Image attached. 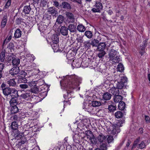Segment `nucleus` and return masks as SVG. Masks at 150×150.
<instances>
[{
	"mask_svg": "<svg viewBox=\"0 0 150 150\" xmlns=\"http://www.w3.org/2000/svg\"><path fill=\"white\" fill-rule=\"evenodd\" d=\"M63 79L60 81L61 88L66 90L67 92L64 95L65 99L64 100V108L66 105L70 104L69 101L71 99L72 90L76 91L80 90V84L81 83V79L75 75H66L63 77Z\"/></svg>",
	"mask_w": 150,
	"mask_h": 150,
	"instance_id": "obj_1",
	"label": "nucleus"
},
{
	"mask_svg": "<svg viewBox=\"0 0 150 150\" xmlns=\"http://www.w3.org/2000/svg\"><path fill=\"white\" fill-rule=\"evenodd\" d=\"M47 40V42L50 43L54 52H57L59 49L58 44L59 42L58 36L57 35L54 34L50 36Z\"/></svg>",
	"mask_w": 150,
	"mask_h": 150,
	"instance_id": "obj_2",
	"label": "nucleus"
},
{
	"mask_svg": "<svg viewBox=\"0 0 150 150\" xmlns=\"http://www.w3.org/2000/svg\"><path fill=\"white\" fill-rule=\"evenodd\" d=\"M109 56L110 58V62L112 64L119 63L121 59L119 56H116L117 54V52L114 49H111L109 51Z\"/></svg>",
	"mask_w": 150,
	"mask_h": 150,
	"instance_id": "obj_3",
	"label": "nucleus"
},
{
	"mask_svg": "<svg viewBox=\"0 0 150 150\" xmlns=\"http://www.w3.org/2000/svg\"><path fill=\"white\" fill-rule=\"evenodd\" d=\"M117 77L119 78L118 79H115V82L117 81V89H121L124 86V84L127 82V78L122 75H120Z\"/></svg>",
	"mask_w": 150,
	"mask_h": 150,
	"instance_id": "obj_4",
	"label": "nucleus"
},
{
	"mask_svg": "<svg viewBox=\"0 0 150 150\" xmlns=\"http://www.w3.org/2000/svg\"><path fill=\"white\" fill-rule=\"evenodd\" d=\"M122 126L120 123H117L114 125L110 126L109 131H111V133L113 134H115L120 132V127Z\"/></svg>",
	"mask_w": 150,
	"mask_h": 150,
	"instance_id": "obj_5",
	"label": "nucleus"
},
{
	"mask_svg": "<svg viewBox=\"0 0 150 150\" xmlns=\"http://www.w3.org/2000/svg\"><path fill=\"white\" fill-rule=\"evenodd\" d=\"M90 124V121L89 119L86 117H84L81 120L80 123L77 125L78 128L81 130L84 129V127L88 126Z\"/></svg>",
	"mask_w": 150,
	"mask_h": 150,
	"instance_id": "obj_6",
	"label": "nucleus"
},
{
	"mask_svg": "<svg viewBox=\"0 0 150 150\" xmlns=\"http://www.w3.org/2000/svg\"><path fill=\"white\" fill-rule=\"evenodd\" d=\"M16 134H15L14 133V136L16 137V139L17 140L19 139H21V141L19 142L21 143V144H24L26 141V139L24 136L23 134V133H19V132L17 131L16 132Z\"/></svg>",
	"mask_w": 150,
	"mask_h": 150,
	"instance_id": "obj_7",
	"label": "nucleus"
},
{
	"mask_svg": "<svg viewBox=\"0 0 150 150\" xmlns=\"http://www.w3.org/2000/svg\"><path fill=\"white\" fill-rule=\"evenodd\" d=\"M103 6L101 3H100L99 2L96 1L92 10L94 12H100Z\"/></svg>",
	"mask_w": 150,
	"mask_h": 150,
	"instance_id": "obj_8",
	"label": "nucleus"
},
{
	"mask_svg": "<svg viewBox=\"0 0 150 150\" xmlns=\"http://www.w3.org/2000/svg\"><path fill=\"white\" fill-rule=\"evenodd\" d=\"M28 72H25L24 71H22L20 73V75L21 76H18V79L20 81H21L22 82L24 83H26L27 82V80L26 78H25L27 75Z\"/></svg>",
	"mask_w": 150,
	"mask_h": 150,
	"instance_id": "obj_9",
	"label": "nucleus"
},
{
	"mask_svg": "<svg viewBox=\"0 0 150 150\" xmlns=\"http://www.w3.org/2000/svg\"><path fill=\"white\" fill-rule=\"evenodd\" d=\"M74 52L73 51L69 52L67 54V62L68 64H71L72 62V60L74 58Z\"/></svg>",
	"mask_w": 150,
	"mask_h": 150,
	"instance_id": "obj_10",
	"label": "nucleus"
},
{
	"mask_svg": "<svg viewBox=\"0 0 150 150\" xmlns=\"http://www.w3.org/2000/svg\"><path fill=\"white\" fill-rule=\"evenodd\" d=\"M113 79L111 77H108L106 79L105 81L104 86L106 88H109V87H111V85H113L110 83L112 81Z\"/></svg>",
	"mask_w": 150,
	"mask_h": 150,
	"instance_id": "obj_11",
	"label": "nucleus"
},
{
	"mask_svg": "<svg viewBox=\"0 0 150 150\" xmlns=\"http://www.w3.org/2000/svg\"><path fill=\"white\" fill-rule=\"evenodd\" d=\"M108 91L113 95L119 94V91L118 89L116 88L113 85H111V87H109Z\"/></svg>",
	"mask_w": 150,
	"mask_h": 150,
	"instance_id": "obj_12",
	"label": "nucleus"
},
{
	"mask_svg": "<svg viewBox=\"0 0 150 150\" xmlns=\"http://www.w3.org/2000/svg\"><path fill=\"white\" fill-rule=\"evenodd\" d=\"M8 59L9 60H12L13 65L14 66H18L20 64V61L19 59L17 58H15L14 56L9 57L8 58Z\"/></svg>",
	"mask_w": 150,
	"mask_h": 150,
	"instance_id": "obj_13",
	"label": "nucleus"
},
{
	"mask_svg": "<svg viewBox=\"0 0 150 150\" xmlns=\"http://www.w3.org/2000/svg\"><path fill=\"white\" fill-rule=\"evenodd\" d=\"M35 66V64L34 63H32L31 65L30 66H28V69L26 70V71H27L28 72V76L26 77L27 78H29L31 76L33 75V74L32 73L30 74V72H31L32 71H33V69H34Z\"/></svg>",
	"mask_w": 150,
	"mask_h": 150,
	"instance_id": "obj_14",
	"label": "nucleus"
},
{
	"mask_svg": "<svg viewBox=\"0 0 150 150\" xmlns=\"http://www.w3.org/2000/svg\"><path fill=\"white\" fill-rule=\"evenodd\" d=\"M71 63L73 67L79 68L81 66V61H79V59H77L73 60Z\"/></svg>",
	"mask_w": 150,
	"mask_h": 150,
	"instance_id": "obj_15",
	"label": "nucleus"
},
{
	"mask_svg": "<svg viewBox=\"0 0 150 150\" xmlns=\"http://www.w3.org/2000/svg\"><path fill=\"white\" fill-rule=\"evenodd\" d=\"M106 137L104 135L101 134L99 135L97 137V139L100 144L104 143L105 142L106 140Z\"/></svg>",
	"mask_w": 150,
	"mask_h": 150,
	"instance_id": "obj_16",
	"label": "nucleus"
},
{
	"mask_svg": "<svg viewBox=\"0 0 150 150\" xmlns=\"http://www.w3.org/2000/svg\"><path fill=\"white\" fill-rule=\"evenodd\" d=\"M19 71L18 67H13L9 71L10 73L12 75H14L18 74Z\"/></svg>",
	"mask_w": 150,
	"mask_h": 150,
	"instance_id": "obj_17",
	"label": "nucleus"
},
{
	"mask_svg": "<svg viewBox=\"0 0 150 150\" xmlns=\"http://www.w3.org/2000/svg\"><path fill=\"white\" fill-rule=\"evenodd\" d=\"M60 33L63 35L67 36L68 33V28L65 26H62L60 30Z\"/></svg>",
	"mask_w": 150,
	"mask_h": 150,
	"instance_id": "obj_18",
	"label": "nucleus"
},
{
	"mask_svg": "<svg viewBox=\"0 0 150 150\" xmlns=\"http://www.w3.org/2000/svg\"><path fill=\"white\" fill-rule=\"evenodd\" d=\"M66 15L67 17V19L69 20L70 23H73L74 21V18L72 13L69 12H66Z\"/></svg>",
	"mask_w": 150,
	"mask_h": 150,
	"instance_id": "obj_19",
	"label": "nucleus"
},
{
	"mask_svg": "<svg viewBox=\"0 0 150 150\" xmlns=\"http://www.w3.org/2000/svg\"><path fill=\"white\" fill-rule=\"evenodd\" d=\"M31 92L34 93H37L40 91H42V93L46 94V93L43 90V89H40L39 87H34L31 90Z\"/></svg>",
	"mask_w": 150,
	"mask_h": 150,
	"instance_id": "obj_20",
	"label": "nucleus"
},
{
	"mask_svg": "<svg viewBox=\"0 0 150 150\" xmlns=\"http://www.w3.org/2000/svg\"><path fill=\"white\" fill-rule=\"evenodd\" d=\"M7 21V17L6 16L3 17L1 22V28H4L5 26Z\"/></svg>",
	"mask_w": 150,
	"mask_h": 150,
	"instance_id": "obj_21",
	"label": "nucleus"
},
{
	"mask_svg": "<svg viewBox=\"0 0 150 150\" xmlns=\"http://www.w3.org/2000/svg\"><path fill=\"white\" fill-rule=\"evenodd\" d=\"M37 83L40 85L39 87H40V89H42L43 90H45V88L47 87V86L44 84L45 82L43 80H41L38 82H37Z\"/></svg>",
	"mask_w": 150,
	"mask_h": 150,
	"instance_id": "obj_22",
	"label": "nucleus"
},
{
	"mask_svg": "<svg viewBox=\"0 0 150 150\" xmlns=\"http://www.w3.org/2000/svg\"><path fill=\"white\" fill-rule=\"evenodd\" d=\"M113 99L115 103H117L122 102L121 100L122 99V97L121 96L119 95L118 94L115 95Z\"/></svg>",
	"mask_w": 150,
	"mask_h": 150,
	"instance_id": "obj_23",
	"label": "nucleus"
},
{
	"mask_svg": "<svg viewBox=\"0 0 150 150\" xmlns=\"http://www.w3.org/2000/svg\"><path fill=\"white\" fill-rule=\"evenodd\" d=\"M4 94L6 96H8L10 94L11 92V89L9 88H6L3 89Z\"/></svg>",
	"mask_w": 150,
	"mask_h": 150,
	"instance_id": "obj_24",
	"label": "nucleus"
},
{
	"mask_svg": "<svg viewBox=\"0 0 150 150\" xmlns=\"http://www.w3.org/2000/svg\"><path fill=\"white\" fill-rule=\"evenodd\" d=\"M21 35V31L18 29H17L15 31L14 34V37L17 38L20 37Z\"/></svg>",
	"mask_w": 150,
	"mask_h": 150,
	"instance_id": "obj_25",
	"label": "nucleus"
},
{
	"mask_svg": "<svg viewBox=\"0 0 150 150\" xmlns=\"http://www.w3.org/2000/svg\"><path fill=\"white\" fill-rule=\"evenodd\" d=\"M86 137L87 139L89 140L90 139L93 137V135L91 131H87L86 132Z\"/></svg>",
	"mask_w": 150,
	"mask_h": 150,
	"instance_id": "obj_26",
	"label": "nucleus"
},
{
	"mask_svg": "<svg viewBox=\"0 0 150 150\" xmlns=\"http://www.w3.org/2000/svg\"><path fill=\"white\" fill-rule=\"evenodd\" d=\"M48 12L49 14H52L53 16H56L57 13V11L55 8H50L48 10Z\"/></svg>",
	"mask_w": 150,
	"mask_h": 150,
	"instance_id": "obj_27",
	"label": "nucleus"
},
{
	"mask_svg": "<svg viewBox=\"0 0 150 150\" xmlns=\"http://www.w3.org/2000/svg\"><path fill=\"white\" fill-rule=\"evenodd\" d=\"M68 29L71 32L74 33L76 31V26L74 25L70 24L68 26Z\"/></svg>",
	"mask_w": 150,
	"mask_h": 150,
	"instance_id": "obj_28",
	"label": "nucleus"
},
{
	"mask_svg": "<svg viewBox=\"0 0 150 150\" xmlns=\"http://www.w3.org/2000/svg\"><path fill=\"white\" fill-rule=\"evenodd\" d=\"M105 46L106 45L105 43H100L98 45V48L99 51H101L104 50Z\"/></svg>",
	"mask_w": 150,
	"mask_h": 150,
	"instance_id": "obj_29",
	"label": "nucleus"
},
{
	"mask_svg": "<svg viewBox=\"0 0 150 150\" xmlns=\"http://www.w3.org/2000/svg\"><path fill=\"white\" fill-rule=\"evenodd\" d=\"M111 95L108 93H105L103 95V98L105 100H109L111 98Z\"/></svg>",
	"mask_w": 150,
	"mask_h": 150,
	"instance_id": "obj_30",
	"label": "nucleus"
},
{
	"mask_svg": "<svg viewBox=\"0 0 150 150\" xmlns=\"http://www.w3.org/2000/svg\"><path fill=\"white\" fill-rule=\"evenodd\" d=\"M77 29L79 32H83L85 31L86 28L83 25L80 24L77 26Z\"/></svg>",
	"mask_w": 150,
	"mask_h": 150,
	"instance_id": "obj_31",
	"label": "nucleus"
},
{
	"mask_svg": "<svg viewBox=\"0 0 150 150\" xmlns=\"http://www.w3.org/2000/svg\"><path fill=\"white\" fill-rule=\"evenodd\" d=\"M125 103L123 101L119 102L118 105V108L119 110H124L125 108Z\"/></svg>",
	"mask_w": 150,
	"mask_h": 150,
	"instance_id": "obj_32",
	"label": "nucleus"
},
{
	"mask_svg": "<svg viewBox=\"0 0 150 150\" xmlns=\"http://www.w3.org/2000/svg\"><path fill=\"white\" fill-rule=\"evenodd\" d=\"M11 111L12 114L17 113L18 111V108L16 105L13 106L11 108Z\"/></svg>",
	"mask_w": 150,
	"mask_h": 150,
	"instance_id": "obj_33",
	"label": "nucleus"
},
{
	"mask_svg": "<svg viewBox=\"0 0 150 150\" xmlns=\"http://www.w3.org/2000/svg\"><path fill=\"white\" fill-rule=\"evenodd\" d=\"M11 94H12V96L15 98L17 97L18 96L17 91L14 88L11 89Z\"/></svg>",
	"mask_w": 150,
	"mask_h": 150,
	"instance_id": "obj_34",
	"label": "nucleus"
},
{
	"mask_svg": "<svg viewBox=\"0 0 150 150\" xmlns=\"http://www.w3.org/2000/svg\"><path fill=\"white\" fill-rule=\"evenodd\" d=\"M30 10L31 8L30 6H25L24 7L23 11L25 13L28 14L29 13Z\"/></svg>",
	"mask_w": 150,
	"mask_h": 150,
	"instance_id": "obj_35",
	"label": "nucleus"
},
{
	"mask_svg": "<svg viewBox=\"0 0 150 150\" xmlns=\"http://www.w3.org/2000/svg\"><path fill=\"white\" fill-rule=\"evenodd\" d=\"M64 8L70 9L71 8L70 4L67 2H63L62 3Z\"/></svg>",
	"mask_w": 150,
	"mask_h": 150,
	"instance_id": "obj_36",
	"label": "nucleus"
},
{
	"mask_svg": "<svg viewBox=\"0 0 150 150\" xmlns=\"http://www.w3.org/2000/svg\"><path fill=\"white\" fill-rule=\"evenodd\" d=\"M18 127V125L17 123L16 122H13L11 125V129L14 130L16 129Z\"/></svg>",
	"mask_w": 150,
	"mask_h": 150,
	"instance_id": "obj_37",
	"label": "nucleus"
},
{
	"mask_svg": "<svg viewBox=\"0 0 150 150\" xmlns=\"http://www.w3.org/2000/svg\"><path fill=\"white\" fill-rule=\"evenodd\" d=\"M7 83L10 86H14L16 84V83L14 79H10Z\"/></svg>",
	"mask_w": 150,
	"mask_h": 150,
	"instance_id": "obj_38",
	"label": "nucleus"
},
{
	"mask_svg": "<svg viewBox=\"0 0 150 150\" xmlns=\"http://www.w3.org/2000/svg\"><path fill=\"white\" fill-rule=\"evenodd\" d=\"M86 103L84 102L83 104V108L85 110V111H86L87 110V108H89L90 104V103H88V101L86 100Z\"/></svg>",
	"mask_w": 150,
	"mask_h": 150,
	"instance_id": "obj_39",
	"label": "nucleus"
},
{
	"mask_svg": "<svg viewBox=\"0 0 150 150\" xmlns=\"http://www.w3.org/2000/svg\"><path fill=\"white\" fill-rule=\"evenodd\" d=\"M101 105V103L99 101H93L92 102V105L93 107H98Z\"/></svg>",
	"mask_w": 150,
	"mask_h": 150,
	"instance_id": "obj_40",
	"label": "nucleus"
},
{
	"mask_svg": "<svg viewBox=\"0 0 150 150\" xmlns=\"http://www.w3.org/2000/svg\"><path fill=\"white\" fill-rule=\"evenodd\" d=\"M117 69L120 72H122L124 70V67L123 64L121 63L117 65Z\"/></svg>",
	"mask_w": 150,
	"mask_h": 150,
	"instance_id": "obj_41",
	"label": "nucleus"
},
{
	"mask_svg": "<svg viewBox=\"0 0 150 150\" xmlns=\"http://www.w3.org/2000/svg\"><path fill=\"white\" fill-rule=\"evenodd\" d=\"M101 150H106L107 149V143L106 142L101 144L100 146Z\"/></svg>",
	"mask_w": 150,
	"mask_h": 150,
	"instance_id": "obj_42",
	"label": "nucleus"
},
{
	"mask_svg": "<svg viewBox=\"0 0 150 150\" xmlns=\"http://www.w3.org/2000/svg\"><path fill=\"white\" fill-rule=\"evenodd\" d=\"M5 51H3L1 54L0 56V60L1 62H4L5 59Z\"/></svg>",
	"mask_w": 150,
	"mask_h": 150,
	"instance_id": "obj_43",
	"label": "nucleus"
},
{
	"mask_svg": "<svg viewBox=\"0 0 150 150\" xmlns=\"http://www.w3.org/2000/svg\"><path fill=\"white\" fill-rule=\"evenodd\" d=\"M85 35L88 38H91L92 37V34L91 32L89 31H86L85 33Z\"/></svg>",
	"mask_w": 150,
	"mask_h": 150,
	"instance_id": "obj_44",
	"label": "nucleus"
},
{
	"mask_svg": "<svg viewBox=\"0 0 150 150\" xmlns=\"http://www.w3.org/2000/svg\"><path fill=\"white\" fill-rule=\"evenodd\" d=\"M11 0H8L5 6L3 8L4 10H5L8 8L11 4Z\"/></svg>",
	"mask_w": 150,
	"mask_h": 150,
	"instance_id": "obj_45",
	"label": "nucleus"
},
{
	"mask_svg": "<svg viewBox=\"0 0 150 150\" xmlns=\"http://www.w3.org/2000/svg\"><path fill=\"white\" fill-rule=\"evenodd\" d=\"M115 115L117 118H120L122 117V113L121 112L118 111L115 113Z\"/></svg>",
	"mask_w": 150,
	"mask_h": 150,
	"instance_id": "obj_46",
	"label": "nucleus"
},
{
	"mask_svg": "<svg viewBox=\"0 0 150 150\" xmlns=\"http://www.w3.org/2000/svg\"><path fill=\"white\" fill-rule=\"evenodd\" d=\"M98 42L99 41L98 40L96 39H93L92 40L91 43V45L93 46H96Z\"/></svg>",
	"mask_w": 150,
	"mask_h": 150,
	"instance_id": "obj_47",
	"label": "nucleus"
},
{
	"mask_svg": "<svg viewBox=\"0 0 150 150\" xmlns=\"http://www.w3.org/2000/svg\"><path fill=\"white\" fill-rule=\"evenodd\" d=\"M108 109L111 112H113L116 110V107L115 106L111 105H109Z\"/></svg>",
	"mask_w": 150,
	"mask_h": 150,
	"instance_id": "obj_48",
	"label": "nucleus"
},
{
	"mask_svg": "<svg viewBox=\"0 0 150 150\" xmlns=\"http://www.w3.org/2000/svg\"><path fill=\"white\" fill-rule=\"evenodd\" d=\"M21 96L23 98L28 100V99L29 97H30V94L25 93L22 94Z\"/></svg>",
	"mask_w": 150,
	"mask_h": 150,
	"instance_id": "obj_49",
	"label": "nucleus"
},
{
	"mask_svg": "<svg viewBox=\"0 0 150 150\" xmlns=\"http://www.w3.org/2000/svg\"><path fill=\"white\" fill-rule=\"evenodd\" d=\"M14 45L13 43L12 42L10 43L8 47V48L10 49L11 52L14 50Z\"/></svg>",
	"mask_w": 150,
	"mask_h": 150,
	"instance_id": "obj_50",
	"label": "nucleus"
},
{
	"mask_svg": "<svg viewBox=\"0 0 150 150\" xmlns=\"http://www.w3.org/2000/svg\"><path fill=\"white\" fill-rule=\"evenodd\" d=\"M12 36L10 35L7 36L5 40L3 42V45L5 43H6L9 42L11 39Z\"/></svg>",
	"mask_w": 150,
	"mask_h": 150,
	"instance_id": "obj_51",
	"label": "nucleus"
},
{
	"mask_svg": "<svg viewBox=\"0 0 150 150\" xmlns=\"http://www.w3.org/2000/svg\"><path fill=\"white\" fill-rule=\"evenodd\" d=\"M89 140L91 143L93 144H96L97 142V139L95 138L94 136H93V137H92V138H91V139H90Z\"/></svg>",
	"mask_w": 150,
	"mask_h": 150,
	"instance_id": "obj_52",
	"label": "nucleus"
},
{
	"mask_svg": "<svg viewBox=\"0 0 150 150\" xmlns=\"http://www.w3.org/2000/svg\"><path fill=\"white\" fill-rule=\"evenodd\" d=\"M64 20L63 17L62 16H59L57 19V21L60 24L62 23Z\"/></svg>",
	"mask_w": 150,
	"mask_h": 150,
	"instance_id": "obj_53",
	"label": "nucleus"
},
{
	"mask_svg": "<svg viewBox=\"0 0 150 150\" xmlns=\"http://www.w3.org/2000/svg\"><path fill=\"white\" fill-rule=\"evenodd\" d=\"M47 28V26L45 25H41L39 28L40 30L42 32H43L44 30H45Z\"/></svg>",
	"mask_w": 150,
	"mask_h": 150,
	"instance_id": "obj_54",
	"label": "nucleus"
},
{
	"mask_svg": "<svg viewBox=\"0 0 150 150\" xmlns=\"http://www.w3.org/2000/svg\"><path fill=\"white\" fill-rule=\"evenodd\" d=\"M146 147V145L143 142H142L138 145V148L140 149H142Z\"/></svg>",
	"mask_w": 150,
	"mask_h": 150,
	"instance_id": "obj_55",
	"label": "nucleus"
},
{
	"mask_svg": "<svg viewBox=\"0 0 150 150\" xmlns=\"http://www.w3.org/2000/svg\"><path fill=\"white\" fill-rule=\"evenodd\" d=\"M37 81H32L30 82H28L29 85L31 87L33 86H35L36 84L37 83Z\"/></svg>",
	"mask_w": 150,
	"mask_h": 150,
	"instance_id": "obj_56",
	"label": "nucleus"
},
{
	"mask_svg": "<svg viewBox=\"0 0 150 150\" xmlns=\"http://www.w3.org/2000/svg\"><path fill=\"white\" fill-rule=\"evenodd\" d=\"M113 137L111 136H108L107 139V141L108 143L111 142L113 141Z\"/></svg>",
	"mask_w": 150,
	"mask_h": 150,
	"instance_id": "obj_57",
	"label": "nucleus"
},
{
	"mask_svg": "<svg viewBox=\"0 0 150 150\" xmlns=\"http://www.w3.org/2000/svg\"><path fill=\"white\" fill-rule=\"evenodd\" d=\"M105 54V52L104 51L102 52L99 53L98 54V57L100 58H102Z\"/></svg>",
	"mask_w": 150,
	"mask_h": 150,
	"instance_id": "obj_58",
	"label": "nucleus"
},
{
	"mask_svg": "<svg viewBox=\"0 0 150 150\" xmlns=\"http://www.w3.org/2000/svg\"><path fill=\"white\" fill-rule=\"evenodd\" d=\"M16 100L13 98H12L11 99V100L10 101V103L11 105H14L15 103H16Z\"/></svg>",
	"mask_w": 150,
	"mask_h": 150,
	"instance_id": "obj_59",
	"label": "nucleus"
},
{
	"mask_svg": "<svg viewBox=\"0 0 150 150\" xmlns=\"http://www.w3.org/2000/svg\"><path fill=\"white\" fill-rule=\"evenodd\" d=\"M25 105L27 107L29 108H32L33 106V103L29 102L26 103Z\"/></svg>",
	"mask_w": 150,
	"mask_h": 150,
	"instance_id": "obj_60",
	"label": "nucleus"
},
{
	"mask_svg": "<svg viewBox=\"0 0 150 150\" xmlns=\"http://www.w3.org/2000/svg\"><path fill=\"white\" fill-rule=\"evenodd\" d=\"M20 87L22 89H26L28 87L27 85L25 84H21L19 85Z\"/></svg>",
	"mask_w": 150,
	"mask_h": 150,
	"instance_id": "obj_61",
	"label": "nucleus"
},
{
	"mask_svg": "<svg viewBox=\"0 0 150 150\" xmlns=\"http://www.w3.org/2000/svg\"><path fill=\"white\" fill-rule=\"evenodd\" d=\"M93 110V106H92V105H91V104H90L89 108H87V110L86 111L89 112H91Z\"/></svg>",
	"mask_w": 150,
	"mask_h": 150,
	"instance_id": "obj_62",
	"label": "nucleus"
},
{
	"mask_svg": "<svg viewBox=\"0 0 150 150\" xmlns=\"http://www.w3.org/2000/svg\"><path fill=\"white\" fill-rule=\"evenodd\" d=\"M145 119L147 123H149L150 122V118L148 116L145 115Z\"/></svg>",
	"mask_w": 150,
	"mask_h": 150,
	"instance_id": "obj_63",
	"label": "nucleus"
},
{
	"mask_svg": "<svg viewBox=\"0 0 150 150\" xmlns=\"http://www.w3.org/2000/svg\"><path fill=\"white\" fill-rule=\"evenodd\" d=\"M33 4L36 6H37L40 3V0H33Z\"/></svg>",
	"mask_w": 150,
	"mask_h": 150,
	"instance_id": "obj_64",
	"label": "nucleus"
}]
</instances>
